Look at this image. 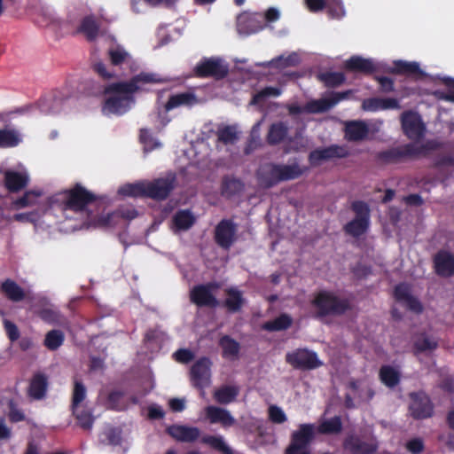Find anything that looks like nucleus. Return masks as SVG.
Here are the masks:
<instances>
[{"label": "nucleus", "instance_id": "7c9ffc66", "mask_svg": "<svg viewBox=\"0 0 454 454\" xmlns=\"http://www.w3.org/2000/svg\"><path fill=\"white\" fill-rule=\"evenodd\" d=\"M1 290L12 301H20L25 298L23 289L12 279L4 281L1 285Z\"/></svg>", "mask_w": 454, "mask_h": 454}, {"label": "nucleus", "instance_id": "2f4dec72", "mask_svg": "<svg viewBox=\"0 0 454 454\" xmlns=\"http://www.w3.org/2000/svg\"><path fill=\"white\" fill-rule=\"evenodd\" d=\"M197 103L196 97L192 93H180L169 98L165 106L167 111L182 106H192Z\"/></svg>", "mask_w": 454, "mask_h": 454}, {"label": "nucleus", "instance_id": "7ed1b4c3", "mask_svg": "<svg viewBox=\"0 0 454 454\" xmlns=\"http://www.w3.org/2000/svg\"><path fill=\"white\" fill-rule=\"evenodd\" d=\"M313 305L319 316L341 314L348 308L347 301L340 300L328 292L319 293L314 299Z\"/></svg>", "mask_w": 454, "mask_h": 454}, {"label": "nucleus", "instance_id": "f3484780", "mask_svg": "<svg viewBox=\"0 0 454 454\" xmlns=\"http://www.w3.org/2000/svg\"><path fill=\"white\" fill-rule=\"evenodd\" d=\"M168 433L176 441L190 442L197 440L200 430L196 427L173 425L168 428Z\"/></svg>", "mask_w": 454, "mask_h": 454}, {"label": "nucleus", "instance_id": "20e7f679", "mask_svg": "<svg viewBox=\"0 0 454 454\" xmlns=\"http://www.w3.org/2000/svg\"><path fill=\"white\" fill-rule=\"evenodd\" d=\"M286 361L295 369L313 370L322 365L317 355L307 348H298L286 356Z\"/></svg>", "mask_w": 454, "mask_h": 454}, {"label": "nucleus", "instance_id": "9d476101", "mask_svg": "<svg viewBox=\"0 0 454 454\" xmlns=\"http://www.w3.org/2000/svg\"><path fill=\"white\" fill-rule=\"evenodd\" d=\"M212 362L203 357L198 360L191 368L192 381L194 386L206 387L210 383Z\"/></svg>", "mask_w": 454, "mask_h": 454}, {"label": "nucleus", "instance_id": "a19ab883", "mask_svg": "<svg viewBox=\"0 0 454 454\" xmlns=\"http://www.w3.org/2000/svg\"><path fill=\"white\" fill-rule=\"evenodd\" d=\"M381 381L387 387H392L399 382V372L391 366H383L380 372Z\"/></svg>", "mask_w": 454, "mask_h": 454}, {"label": "nucleus", "instance_id": "f03ea898", "mask_svg": "<svg viewBox=\"0 0 454 454\" xmlns=\"http://www.w3.org/2000/svg\"><path fill=\"white\" fill-rule=\"evenodd\" d=\"M93 200V195L81 186H75L66 193V210L85 213L87 217V225L99 228L113 227L119 223V213L113 212L100 215L94 219L90 212L87 210V206Z\"/></svg>", "mask_w": 454, "mask_h": 454}, {"label": "nucleus", "instance_id": "c756f323", "mask_svg": "<svg viewBox=\"0 0 454 454\" xmlns=\"http://www.w3.org/2000/svg\"><path fill=\"white\" fill-rule=\"evenodd\" d=\"M349 387L353 395H357L362 402H369L374 395V391L366 381L352 380L349 382Z\"/></svg>", "mask_w": 454, "mask_h": 454}, {"label": "nucleus", "instance_id": "774afa93", "mask_svg": "<svg viewBox=\"0 0 454 454\" xmlns=\"http://www.w3.org/2000/svg\"><path fill=\"white\" fill-rule=\"evenodd\" d=\"M169 406L174 411H182L184 409V400L174 398L169 401Z\"/></svg>", "mask_w": 454, "mask_h": 454}, {"label": "nucleus", "instance_id": "13d9d810", "mask_svg": "<svg viewBox=\"0 0 454 454\" xmlns=\"http://www.w3.org/2000/svg\"><path fill=\"white\" fill-rule=\"evenodd\" d=\"M175 359L183 364H186L194 358V354L186 348H181L174 353Z\"/></svg>", "mask_w": 454, "mask_h": 454}, {"label": "nucleus", "instance_id": "a878e982", "mask_svg": "<svg viewBox=\"0 0 454 454\" xmlns=\"http://www.w3.org/2000/svg\"><path fill=\"white\" fill-rule=\"evenodd\" d=\"M413 348L416 355L431 352L437 348V340L431 335L420 333L415 336Z\"/></svg>", "mask_w": 454, "mask_h": 454}, {"label": "nucleus", "instance_id": "393cba45", "mask_svg": "<svg viewBox=\"0 0 454 454\" xmlns=\"http://www.w3.org/2000/svg\"><path fill=\"white\" fill-rule=\"evenodd\" d=\"M219 346L222 348L223 358L231 361L238 359L240 345L234 339L228 335H223L219 340Z\"/></svg>", "mask_w": 454, "mask_h": 454}, {"label": "nucleus", "instance_id": "37998d69", "mask_svg": "<svg viewBox=\"0 0 454 454\" xmlns=\"http://www.w3.org/2000/svg\"><path fill=\"white\" fill-rule=\"evenodd\" d=\"M292 324V318L286 315H280L278 317L264 324L263 328L268 331H281L288 328Z\"/></svg>", "mask_w": 454, "mask_h": 454}, {"label": "nucleus", "instance_id": "680f3d73", "mask_svg": "<svg viewBox=\"0 0 454 454\" xmlns=\"http://www.w3.org/2000/svg\"><path fill=\"white\" fill-rule=\"evenodd\" d=\"M363 109L365 111H377L381 108L380 98H371L363 102Z\"/></svg>", "mask_w": 454, "mask_h": 454}, {"label": "nucleus", "instance_id": "5701e85b", "mask_svg": "<svg viewBox=\"0 0 454 454\" xmlns=\"http://www.w3.org/2000/svg\"><path fill=\"white\" fill-rule=\"evenodd\" d=\"M434 265L436 272L441 276L454 274V257L446 252H440L435 255Z\"/></svg>", "mask_w": 454, "mask_h": 454}, {"label": "nucleus", "instance_id": "4468645a", "mask_svg": "<svg viewBox=\"0 0 454 454\" xmlns=\"http://www.w3.org/2000/svg\"><path fill=\"white\" fill-rule=\"evenodd\" d=\"M395 298L412 312L420 313L423 310L421 303L411 294V288L406 284H400L395 287Z\"/></svg>", "mask_w": 454, "mask_h": 454}, {"label": "nucleus", "instance_id": "4d7b16f0", "mask_svg": "<svg viewBox=\"0 0 454 454\" xmlns=\"http://www.w3.org/2000/svg\"><path fill=\"white\" fill-rule=\"evenodd\" d=\"M269 417L274 423L281 424L286 421L287 418L284 411L276 405L269 408Z\"/></svg>", "mask_w": 454, "mask_h": 454}, {"label": "nucleus", "instance_id": "c03bdc74", "mask_svg": "<svg viewBox=\"0 0 454 454\" xmlns=\"http://www.w3.org/2000/svg\"><path fill=\"white\" fill-rule=\"evenodd\" d=\"M282 90L278 87H266L255 93L250 102V105H259L268 98H277L280 96Z\"/></svg>", "mask_w": 454, "mask_h": 454}, {"label": "nucleus", "instance_id": "79ce46f5", "mask_svg": "<svg viewBox=\"0 0 454 454\" xmlns=\"http://www.w3.org/2000/svg\"><path fill=\"white\" fill-rule=\"evenodd\" d=\"M243 189L242 183L233 177H226L223 181L222 193L224 196L230 197L240 192Z\"/></svg>", "mask_w": 454, "mask_h": 454}, {"label": "nucleus", "instance_id": "c9c22d12", "mask_svg": "<svg viewBox=\"0 0 454 454\" xmlns=\"http://www.w3.org/2000/svg\"><path fill=\"white\" fill-rule=\"evenodd\" d=\"M299 62H300L299 56L297 55V53L293 52L286 57L280 56V57L274 59L267 63H263V64H262V66L265 67H278V68H286L288 67H294V66L298 65Z\"/></svg>", "mask_w": 454, "mask_h": 454}, {"label": "nucleus", "instance_id": "6ab92c4d", "mask_svg": "<svg viewBox=\"0 0 454 454\" xmlns=\"http://www.w3.org/2000/svg\"><path fill=\"white\" fill-rule=\"evenodd\" d=\"M345 449L352 454H371L376 450L374 442H365L355 435L348 436L344 442Z\"/></svg>", "mask_w": 454, "mask_h": 454}, {"label": "nucleus", "instance_id": "5fc2aeb1", "mask_svg": "<svg viewBox=\"0 0 454 454\" xmlns=\"http://www.w3.org/2000/svg\"><path fill=\"white\" fill-rule=\"evenodd\" d=\"M218 138L225 144H231L238 138V133L234 127L228 126L219 130Z\"/></svg>", "mask_w": 454, "mask_h": 454}, {"label": "nucleus", "instance_id": "a18cd8bd", "mask_svg": "<svg viewBox=\"0 0 454 454\" xmlns=\"http://www.w3.org/2000/svg\"><path fill=\"white\" fill-rule=\"evenodd\" d=\"M20 142V135L12 129H0V147H12Z\"/></svg>", "mask_w": 454, "mask_h": 454}, {"label": "nucleus", "instance_id": "603ef678", "mask_svg": "<svg viewBox=\"0 0 454 454\" xmlns=\"http://www.w3.org/2000/svg\"><path fill=\"white\" fill-rule=\"evenodd\" d=\"M202 442L223 453L230 452V449L225 444L223 437L221 436H205L202 438Z\"/></svg>", "mask_w": 454, "mask_h": 454}, {"label": "nucleus", "instance_id": "412c9836", "mask_svg": "<svg viewBox=\"0 0 454 454\" xmlns=\"http://www.w3.org/2000/svg\"><path fill=\"white\" fill-rule=\"evenodd\" d=\"M235 226L229 221H222L215 230L216 242L223 247H229L235 237Z\"/></svg>", "mask_w": 454, "mask_h": 454}, {"label": "nucleus", "instance_id": "864d4df0", "mask_svg": "<svg viewBox=\"0 0 454 454\" xmlns=\"http://www.w3.org/2000/svg\"><path fill=\"white\" fill-rule=\"evenodd\" d=\"M39 316L43 321L48 323H62V317L60 316L59 311L53 308H47L42 309L39 313Z\"/></svg>", "mask_w": 454, "mask_h": 454}, {"label": "nucleus", "instance_id": "09e8293b", "mask_svg": "<svg viewBox=\"0 0 454 454\" xmlns=\"http://www.w3.org/2000/svg\"><path fill=\"white\" fill-rule=\"evenodd\" d=\"M86 397V388L83 384L78 380L74 381V387L73 391V410L81 408L82 402Z\"/></svg>", "mask_w": 454, "mask_h": 454}, {"label": "nucleus", "instance_id": "39448f33", "mask_svg": "<svg viewBox=\"0 0 454 454\" xmlns=\"http://www.w3.org/2000/svg\"><path fill=\"white\" fill-rule=\"evenodd\" d=\"M356 217L346 224L345 231L352 236H360L365 232L369 226L370 210L368 206L361 201L352 204Z\"/></svg>", "mask_w": 454, "mask_h": 454}, {"label": "nucleus", "instance_id": "aec40b11", "mask_svg": "<svg viewBox=\"0 0 454 454\" xmlns=\"http://www.w3.org/2000/svg\"><path fill=\"white\" fill-rule=\"evenodd\" d=\"M28 180L29 176L27 172L7 170L4 173L5 186L12 192H16L25 188L27 185Z\"/></svg>", "mask_w": 454, "mask_h": 454}, {"label": "nucleus", "instance_id": "f257e3e1", "mask_svg": "<svg viewBox=\"0 0 454 454\" xmlns=\"http://www.w3.org/2000/svg\"><path fill=\"white\" fill-rule=\"evenodd\" d=\"M163 79L156 74L141 73L129 82L112 83L105 88L107 95L102 112L105 115L122 114L126 113L133 103V94L143 90L150 83H160Z\"/></svg>", "mask_w": 454, "mask_h": 454}, {"label": "nucleus", "instance_id": "4c0bfd02", "mask_svg": "<svg viewBox=\"0 0 454 454\" xmlns=\"http://www.w3.org/2000/svg\"><path fill=\"white\" fill-rule=\"evenodd\" d=\"M345 67L347 69L363 73L372 72L374 68L373 64L370 59H363L357 56L349 59L346 62Z\"/></svg>", "mask_w": 454, "mask_h": 454}, {"label": "nucleus", "instance_id": "338daca9", "mask_svg": "<svg viewBox=\"0 0 454 454\" xmlns=\"http://www.w3.org/2000/svg\"><path fill=\"white\" fill-rule=\"evenodd\" d=\"M148 415L151 419H161L164 416V412L160 407L153 405L149 407Z\"/></svg>", "mask_w": 454, "mask_h": 454}, {"label": "nucleus", "instance_id": "bb28decb", "mask_svg": "<svg viewBox=\"0 0 454 454\" xmlns=\"http://www.w3.org/2000/svg\"><path fill=\"white\" fill-rule=\"evenodd\" d=\"M226 299L224 305L231 312L239 311L245 304L246 300L243 294L236 287H230L225 290Z\"/></svg>", "mask_w": 454, "mask_h": 454}, {"label": "nucleus", "instance_id": "0e129e2a", "mask_svg": "<svg viewBox=\"0 0 454 454\" xmlns=\"http://www.w3.org/2000/svg\"><path fill=\"white\" fill-rule=\"evenodd\" d=\"M4 326H5L6 333L8 334L9 338L11 339V340H16L20 336L19 331H18V328L16 327V325L14 324H12V322L5 320Z\"/></svg>", "mask_w": 454, "mask_h": 454}, {"label": "nucleus", "instance_id": "052dcab7", "mask_svg": "<svg viewBox=\"0 0 454 454\" xmlns=\"http://www.w3.org/2000/svg\"><path fill=\"white\" fill-rule=\"evenodd\" d=\"M446 84L449 87V93L445 94L443 92L436 91L435 95L439 98H442V99H445V100H449V101H453L454 102V81L447 80L446 81Z\"/></svg>", "mask_w": 454, "mask_h": 454}, {"label": "nucleus", "instance_id": "9b49d317", "mask_svg": "<svg viewBox=\"0 0 454 454\" xmlns=\"http://www.w3.org/2000/svg\"><path fill=\"white\" fill-rule=\"evenodd\" d=\"M175 176L172 174L154 181H147V197L163 200L174 188Z\"/></svg>", "mask_w": 454, "mask_h": 454}, {"label": "nucleus", "instance_id": "bf43d9fd", "mask_svg": "<svg viewBox=\"0 0 454 454\" xmlns=\"http://www.w3.org/2000/svg\"><path fill=\"white\" fill-rule=\"evenodd\" d=\"M397 68L401 72H406V73H419V64L416 62H404V61H398L396 63Z\"/></svg>", "mask_w": 454, "mask_h": 454}, {"label": "nucleus", "instance_id": "6e6552de", "mask_svg": "<svg viewBox=\"0 0 454 454\" xmlns=\"http://www.w3.org/2000/svg\"><path fill=\"white\" fill-rule=\"evenodd\" d=\"M401 122L404 134L411 139H419L425 133V124L416 112L407 111L403 113Z\"/></svg>", "mask_w": 454, "mask_h": 454}, {"label": "nucleus", "instance_id": "473e14b6", "mask_svg": "<svg viewBox=\"0 0 454 454\" xmlns=\"http://www.w3.org/2000/svg\"><path fill=\"white\" fill-rule=\"evenodd\" d=\"M194 221L195 217L190 211H179L173 217L174 228L176 231H186L192 227Z\"/></svg>", "mask_w": 454, "mask_h": 454}, {"label": "nucleus", "instance_id": "de8ad7c7", "mask_svg": "<svg viewBox=\"0 0 454 454\" xmlns=\"http://www.w3.org/2000/svg\"><path fill=\"white\" fill-rule=\"evenodd\" d=\"M340 429L341 422L339 417L323 420L317 428L318 432L322 434H336Z\"/></svg>", "mask_w": 454, "mask_h": 454}, {"label": "nucleus", "instance_id": "6e6d98bb", "mask_svg": "<svg viewBox=\"0 0 454 454\" xmlns=\"http://www.w3.org/2000/svg\"><path fill=\"white\" fill-rule=\"evenodd\" d=\"M140 140L144 144V150L145 152L151 151L156 147L160 146V143L156 141L146 129H142L140 133Z\"/></svg>", "mask_w": 454, "mask_h": 454}, {"label": "nucleus", "instance_id": "e2e57ef3", "mask_svg": "<svg viewBox=\"0 0 454 454\" xmlns=\"http://www.w3.org/2000/svg\"><path fill=\"white\" fill-rule=\"evenodd\" d=\"M423 447V442L420 439H413L406 443L407 450L413 454L421 452Z\"/></svg>", "mask_w": 454, "mask_h": 454}, {"label": "nucleus", "instance_id": "f704fd0d", "mask_svg": "<svg viewBox=\"0 0 454 454\" xmlns=\"http://www.w3.org/2000/svg\"><path fill=\"white\" fill-rule=\"evenodd\" d=\"M147 181L127 184L119 189V192L131 197L147 196Z\"/></svg>", "mask_w": 454, "mask_h": 454}, {"label": "nucleus", "instance_id": "72a5a7b5", "mask_svg": "<svg viewBox=\"0 0 454 454\" xmlns=\"http://www.w3.org/2000/svg\"><path fill=\"white\" fill-rule=\"evenodd\" d=\"M47 388V379L43 374H36L29 387V395L35 399L42 398Z\"/></svg>", "mask_w": 454, "mask_h": 454}, {"label": "nucleus", "instance_id": "1a4fd4ad", "mask_svg": "<svg viewBox=\"0 0 454 454\" xmlns=\"http://www.w3.org/2000/svg\"><path fill=\"white\" fill-rule=\"evenodd\" d=\"M303 170L296 163L290 165H274L271 166L269 170L270 175V180L262 181V183L266 186H271L278 181L296 178L300 176Z\"/></svg>", "mask_w": 454, "mask_h": 454}, {"label": "nucleus", "instance_id": "8fccbe9b", "mask_svg": "<svg viewBox=\"0 0 454 454\" xmlns=\"http://www.w3.org/2000/svg\"><path fill=\"white\" fill-rule=\"evenodd\" d=\"M80 426L84 429H90L93 424V417L90 412L84 411L82 407L73 410Z\"/></svg>", "mask_w": 454, "mask_h": 454}, {"label": "nucleus", "instance_id": "423d86ee", "mask_svg": "<svg viewBox=\"0 0 454 454\" xmlns=\"http://www.w3.org/2000/svg\"><path fill=\"white\" fill-rule=\"evenodd\" d=\"M200 420L209 424H219L224 428L236 424V419L230 411L215 405L206 406L200 413Z\"/></svg>", "mask_w": 454, "mask_h": 454}, {"label": "nucleus", "instance_id": "a211bd4d", "mask_svg": "<svg viewBox=\"0 0 454 454\" xmlns=\"http://www.w3.org/2000/svg\"><path fill=\"white\" fill-rule=\"evenodd\" d=\"M346 94L335 93L329 97L309 102L305 107L309 113H322L334 106L338 102L345 98Z\"/></svg>", "mask_w": 454, "mask_h": 454}, {"label": "nucleus", "instance_id": "49530a36", "mask_svg": "<svg viewBox=\"0 0 454 454\" xmlns=\"http://www.w3.org/2000/svg\"><path fill=\"white\" fill-rule=\"evenodd\" d=\"M64 341V334L61 331L51 330L47 333L44 339V345L51 350H55L62 345Z\"/></svg>", "mask_w": 454, "mask_h": 454}, {"label": "nucleus", "instance_id": "69168bd1", "mask_svg": "<svg viewBox=\"0 0 454 454\" xmlns=\"http://www.w3.org/2000/svg\"><path fill=\"white\" fill-rule=\"evenodd\" d=\"M109 442L113 445H118L121 443V431L118 429H110L107 433Z\"/></svg>", "mask_w": 454, "mask_h": 454}, {"label": "nucleus", "instance_id": "b1692460", "mask_svg": "<svg viewBox=\"0 0 454 454\" xmlns=\"http://www.w3.org/2000/svg\"><path fill=\"white\" fill-rule=\"evenodd\" d=\"M368 134V127L362 121H348L345 125V137L349 141L364 139Z\"/></svg>", "mask_w": 454, "mask_h": 454}, {"label": "nucleus", "instance_id": "ea45409f", "mask_svg": "<svg viewBox=\"0 0 454 454\" xmlns=\"http://www.w3.org/2000/svg\"><path fill=\"white\" fill-rule=\"evenodd\" d=\"M287 134V127L283 122H277L270 126L268 141L270 144L280 143Z\"/></svg>", "mask_w": 454, "mask_h": 454}, {"label": "nucleus", "instance_id": "e433bc0d", "mask_svg": "<svg viewBox=\"0 0 454 454\" xmlns=\"http://www.w3.org/2000/svg\"><path fill=\"white\" fill-rule=\"evenodd\" d=\"M41 191L27 192L21 198L15 200L12 203V209L19 210L24 207H31L36 204L37 199L42 195Z\"/></svg>", "mask_w": 454, "mask_h": 454}, {"label": "nucleus", "instance_id": "2eb2a0df", "mask_svg": "<svg viewBox=\"0 0 454 454\" xmlns=\"http://www.w3.org/2000/svg\"><path fill=\"white\" fill-rule=\"evenodd\" d=\"M262 16L257 13H243L238 17V31L240 35H247L261 30Z\"/></svg>", "mask_w": 454, "mask_h": 454}, {"label": "nucleus", "instance_id": "0eeeda50", "mask_svg": "<svg viewBox=\"0 0 454 454\" xmlns=\"http://www.w3.org/2000/svg\"><path fill=\"white\" fill-rule=\"evenodd\" d=\"M219 288L220 286L216 283L195 286L191 291V301L198 306L217 307L219 301L215 297V293Z\"/></svg>", "mask_w": 454, "mask_h": 454}, {"label": "nucleus", "instance_id": "58836bf2", "mask_svg": "<svg viewBox=\"0 0 454 454\" xmlns=\"http://www.w3.org/2000/svg\"><path fill=\"white\" fill-rule=\"evenodd\" d=\"M108 55L112 64L114 65L129 63L132 59L131 54L121 45L110 48Z\"/></svg>", "mask_w": 454, "mask_h": 454}, {"label": "nucleus", "instance_id": "f8f14e48", "mask_svg": "<svg viewBox=\"0 0 454 454\" xmlns=\"http://www.w3.org/2000/svg\"><path fill=\"white\" fill-rule=\"evenodd\" d=\"M348 153V152L346 147L334 145L311 152L309 159L312 165L317 166L325 160H329L334 158H343L347 156Z\"/></svg>", "mask_w": 454, "mask_h": 454}, {"label": "nucleus", "instance_id": "c85d7f7f", "mask_svg": "<svg viewBox=\"0 0 454 454\" xmlns=\"http://www.w3.org/2000/svg\"><path fill=\"white\" fill-rule=\"evenodd\" d=\"M239 395V388L234 386H223L214 391L215 400L221 404L233 402Z\"/></svg>", "mask_w": 454, "mask_h": 454}, {"label": "nucleus", "instance_id": "cd10ccee", "mask_svg": "<svg viewBox=\"0 0 454 454\" xmlns=\"http://www.w3.org/2000/svg\"><path fill=\"white\" fill-rule=\"evenodd\" d=\"M79 31L84 34L88 40L93 41L99 35V24L94 16H87L82 19Z\"/></svg>", "mask_w": 454, "mask_h": 454}, {"label": "nucleus", "instance_id": "4be33fe9", "mask_svg": "<svg viewBox=\"0 0 454 454\" xmlns=\"http://www.w3.org/2000/svg\"><path fill=\"white\" fill-rule=\"evenodd\" d=\"M333 6L329 7V13L332 18L339 19L344 14V9L340 0H332ZM305 4L310 12H317L322 11L325 6L326 3L325 0H305Z\"/></svg>", "mask_w": 454, "mask_h": 454}, {"label": "nucleus", "instance_id": "dca6fc26", "mask_svg": "<svg viewBox=\"0 0 454 454\" xmlns=\"http://www.w3.org/2000/svg\"><path fill=\"white\" fill-rule=\"evenodd\" d=\"M196 72L200 76H215L217 78L223 77L228 68L223 64V61L215 59H209L201 62L196 67Z\"/></svg>", "mask_w": 454, "mask_h": 454}, {"label": "nucleus", "instance_id": "ddd939ff", "mask_svg": "<svg viewBox=\"0 0 454 454\" xmlns=\"http://www.w3.org/2000/svg\"><path fill=\"white\" fill-rule=\"evenodd\" d=\"M410 411L415 419H426L432 413L430 400L424 393L411 394Z\"/></svg>", "mask_w": 454, "mask_h": 454}, {"label": "nucleus", "instance_id": "3c124183", "mask_svg": "<svg viewBox=\"0 0 454 454\" xmlns=\"http://www.w3.org/2000/svg\"><path fill=\"white\" fill-rule=\"evenodd\" d=\"M321 81H323L326 86L335 87L341 84L344 82V74L342 73H325L319 75Z\"/></svg>", "mask_w": 454, "mask_h": 454}]
</instances>
